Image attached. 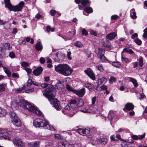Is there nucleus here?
<instances>
[{"mask_svg": "<svg viewBox=\"0 0 147 147\" xmlns=\"http://www.w3.org/2000/svg\"><path fill=\"white\" fill-rule=\"evenodd\" d=\"M98 58L100 59L103 62H105L106 61H107L109 62L110 61L107 59L104 56V55L100 56H98Z\"/></svg>", "mask_w": 147, "mask_h": 147, "instance_id": "nucleus-27", "label": "nucleus"}, {"mask_svg": "<svg viewBox=\"0 0 147 147\" xmlns=\"http://www.w3.org/2000/svg\"><path fill=\"white\" fill-rule=\"evenodd\" d=\"M86 54L87 55L88 58L89 59H91L93 58L94 55L90 51H88L86 53Z\"/></svg>", "mask_w": 147, "mask_h": 147, "instance_id": "nucleus-34", "label": "nucleus"}, {"mask_svg": "<svg viewBox=\"0 0 147 147\" xmlns=\"http://www.w3.org/2000/svg\"><path fill=\"white\" fill-rule=\"evenodd\" d=\"M45 59L43 57H41L40 59V61L41 63H44L45 62Z\"/></svg>", "mask_w": 147, "mask_h": 147, "instance_id": "nucleus-63", "label": "nucleus"}, {"mask_svg": "<svg viewBox=\"0 0 147 147\" xmlns=\"http://www.w3.org/2000/svg\"><path fill=\"white\" fill-rule=\"evenodd\" d=\"M98 69L100 71H103V68L101 65H99L96 66Z\"/></svg>", "mask_w": 147, "mask_h": 147, "instance_id": "nucleus-45", "label": "nucleus"}, {"mask_svg": "<svg viewBox=\"0 0 147 147\" xmlns=\"http://www.w3.org/2000/svg\"><path fill=\"white\" fill-rule=\"evenodd\" d=\"M6 114V112L4 109H2L0 107V117L5 116Z\"/></svg>", "mask_w": 147, "mask_h": 147, "instance_id": "nucleus-26", "label": "nucleus"}, {"mask_svg": "<svg viewBox=\"0 0 147 147\" xmlns=\"http://www.w3.org/2000/svg\"><path fill=\"white\" fill-rule=\"evenodd\" d=\"M69 103L71 109L74 110H76L78 109L79 107L77 102L75 100L72 99L70 100Z\"/></svg>", "mask_w": 147, "mask_h": 147, "instance_id": "nucleus-11", "label": "nucleus"}, {"mask_svg": "<svg viewBox=\"0 0 147 147\" xmlns=\"http://www.w3.org/2000/svg\"><path fill=\"white\" fill-rule=\"evenodd\" d=\"M24 69L26 71L28 74H30L31 73L32 70L30 69L28 67H25Z\"/></svg>", "mask_w": 147, "mask_h": 147, "instance_id": "nucleus-55", "label": "nucleus"}, {"mask_svg": "<svg viewBox=\"0 0 147 147\" xmlns=\"http://www.w3.org/2000/svg\"><path fill=\"white\" fill-rule=\"evenodd\" d=\"M66 88L69 91L72 92L73 93H74V91L75 90L68 84L66 85Z\"/></svg>", "mask_w": 147, "mask_h": 147, "instance_id": "nucleus-30", "label": "nucleus"}, {"mask_svg": "<svg viewBox=\"0 0 147 147\" xmlns=\"http://www.w3.org/2000/svg\"><path fill=\"white\" fill-rule=\"evenodd\" d=\"M130 16L132 18L134 19L136 18V13L134 9H132L130 11Z\"/></svg>", "mask_w": 147, "mask_h": 147, "instance_id": "nucleus-20", "label": "nucleus"}, {"mask_svg": "<svg viewBox=\"0 0 147 147\" xmlns=\"http://www.w3.org/2000/svg\"><path fill=\"white\" fill-rule=\"evenodd\" d=\"M81 3L83 6L86 8L89 5L90 2L89 0H82Z\"/></svg>", "mask_w": 147, "mask_h": 147, "instance_id": "nucleus-18", "label": "nucleus"}, {"mask_svg": "<svg viewBox=\"0 0 147 147\" xmlns=\"http://www.w3.org/2000/svg\"><path fill=\"white\" fill-rule=\"evenodd\" d=\"M84 102L83 100L81 98H79L78 100V102L77 104L78 106L79 107H82L84 105Z\"/></svg>", "mask_w": 147, "mask_h": 147, "instance_id": "nucleus-31", "label": "nucleus"}, {"mask_svg": "<svg viewBox=\"0 0 147 147\" xmlns=\"http://www.w3.org/2000/svg\"><path fill=\"white\" fill-rule=\"evenodd\" d=\"M50 85V84H48L46 83H43L41 84H40V85L41 86V87L43 88H45L47 87V86H48V85Z\"/></svg>", "mask_w": 147, "mask_h": 147, "instance_id": "nucleus-51", "label": "nucleus"}, {"mask_svg": "<svg viewBox=\"0 0 147 147\" xmlns=\"http://www.w3.org/2000/svg\"><path fill=\"white\" fill-rule=\"evenodd\" d=\"M33 125L36 127H42L44 128H49V125L47 121L44 119L36 118L33 121Z\"/></svg>", "mask_w": 147, "mask_h": 147, "instance_id": "nucleus-5", "label": "nucleus"}, {"mask_svg": "<svg viewBox=\"0 0 147 147\" xmlns=\"http://www.w3.org/2000/svg\"><path fill=\"white\" fill-rule=\"evenodd\" d=\"M85 73L92 80H95V76L92 70L90 68H88L84 71Z\"/></svg>", "mask_w": 147, "mask_h": 147, "instance_id": "nucleus-9", "label": "nucleus"}, {"mask_svg": "<svg viewBox=\"0 0 147 147\" xmlns=\"http://www.w3.org/2000/svg\"><path fill=\"white\" fill-rule=\"evenodd\" d=\"M74 45L78 47H82L83 46V44L82 43L79 41H76L74 43Z\"/></svg>", "mask_w": 147, "mask_h": 147, "instance_id": "nucleus-33", "label": "nucleus"}, {"mask_svg": "<svg viewBox=\"0 0 147 147\" xmlns=\"http://www.w3.org/2000/svg\"><path fill=\"white\" fill-rule=\"evenodd\" d=\"M76 33H75V31H74V33L73 35L72 36H71V38H67L65 36H61L62 37L63 39L65 40H70L71 39V38L73 37V36Z\"/></svg>", "mask_w": 147, "mask_h": 147, "instance_id": "nucleus-41", "label": "nucleus"}, {"mask_svg": "<svg viewBox=\"0 0 147 147\" xmlns=\"http://www.w3.org/2000/svg\"><path fill=\"white\" fill-rule=\"evenodd\" d=\"M7 22L6 21H4L3 20H1L0 19V25L4 26V28L5 29H7V28L4 26V25Z\"/></svg>", "mask_w": 147, "mask_h": 147, "instance_id": "nucleus-43", "label": "nucleus"}, {"mask_svg": "<svg viewBox=\"0 0 147 147\" xmlns=\"http://www.w3.org/2000/svg\"><path fill=\"white\" fill-rule=\"evenodd\" d=\"M78 132L81 135L86 136L90 132V129L89 128L82 129L79 128L78 129Z\"/></svg>", "mask_w": 147, "mask_h": 147, "instance_id": "nucleus-10", "label": "nucleus"}, {"mask_svg": "<svg viewBox=\"0 0 147 147\" xmlns=\"http://www.w3.org/2000/svg\"><path fill=\"white\" fill-rule=\"evenodd\" d=\"M20 105L24 109L34 113L38 115H40L42 114L41 112L38 110L37 108L33 105L28 103L25 100H20Z\"/></svg>", "mask_w": 147, "mask_h": 147, "instance_id": "nucleus-3", "label": "nucleus"}, {"mask_svg": "<svg viewBox=\"0 0 147 147\" xmlns=\"http://www.w3.org/2000/svg\"><path fill=\"white\" fill-rule=\"evenodd\" d=\"M29 63L27 62H23L21 63V65L23 67H27L29 66Z\"/></svg>", "mask_w": 147, "mask_h": 147, "instance_id": "nucleus-49", "label": "nucleus"}, {"mask_svg": "<svg viewBox=\"0 0 147 147\" xmlns=\"http://www.w3.org/2000/svg\"><path fill=\"white\" fill-rule=\"evenodd\" d=\"M71 54V53L70 51H67V58H68V59L69 60H71V57H70V55Z\"/></svg>", "mask_w": 147, "mask_h": 147, "instance_id": "nucleus-58", "label": "nucleus"}, {"mask_svg": "<svg viewBox=\"0 0 147 147\" xmlns=\"http://www.w3.org/2000/svg\"><path fill=\"white\" fill-rule=\"evenodd\" d=\"M132 138L134 140H137L138 139V137L136 135H133L131 136Z\"/></svg>", "mask_w": 147, "mask_h": 147, "instance_id": "nucleus-64", "label": "nucleus"}, {"mask_svg": "<svg viewBox=\"0 0 147 147\" xmlns=\"http://www.w3.org/2000/svg\"><path fill=\"white\" fill-rule=\"evenodd\" d=\"M110 138L111 141H117V138H116V137L114 135H111Z\"/></svg>", "mask_w": 147, "mask_h": 147, "instance_id": "nucleus-47", "label": "nucleus"}, {"mask_svg": "<svg viewBox=\"0 0 147 147\" xmlns=\"http://www.w3.org/2000/svg\"><path fill=\"white\" fill-rule=\"evenodd\" d=\"M45 91L46 93L43 94V96L48 98L51 104L53 105L57 110H61V107L60 106V102L56 98H54L55 93L53 90L52 88H48L45 89Z\"/></svg>", "mask_w": 147, "mask_h": 147, "instance_id": "nucleus-1", "label": "nucleus"}, {"mask_svg": "<svg viewBox=\"0 0 147 147\" xmlns=\"http://www.w3.org/2000/svg\"><path fill=\"white\" fill-rule=\"evenodd\" d=\"M90 34L91 35H94V36H96L97 35L96 32L92 30L90 31Z\"/></svg>", "mask_w": 147, "mask_h": 147, "instance_id": "nucleus-56", "label": "nucleus"}, {"mask_svg": "<svg viewBox=\"0 0 147 147\" xmlns=\"http://www.w3.org/2000/svg\"><path fill=\"white\" fill-rule=\"evenodd\" d=\"M129 79L130 80V81L132 83L135 87H136L138 86V84L136 79L130 77H129Z\"/></svg>", "mask_w": 147, "mask_h": 147, "instance_id": "nucleus-23", "label": "nucleus"}, {"mask_svg": "<svg viewBox=\"0 0 147 147\" xmlns=\"http://www.w3.org/2000/svg\"><path fill=\"white\" fill-rule=\"evenodd\" d=\"M6 87V84L4 83L0 84V92H3L5 91Z\"/></svg>", "mask_w": 147, "mask_h": 147, "instance_id": "nucleus-24", "label": "nucleus"}, {"mask_svg": "<svg viewBox=\"0 0 147 147\" xmlns=\"http://www.w3.org/2000/svg\"><path fill=\"white\" fill-rule=\"evenodd\" d=\"M4 3L5 7H7L9 10L14 12L21 11L24 5V3L23 1H21L18 5L16 6L12 5L10 0H4Z\"/></svg>", "mask_w": 147, "mask_h": 147, "instance_id": "nucleus-4", "label": "nucleus"}, {"mask_svg": "<svg viewBox=\"0 0 147 147\" xmlns=\"http://www.w3.org/2000/svg\"><path fill=\"white\" fill-rule=\"evenodd\" d=\"M85 86L88 89H90L92 88V86L90 83H87L85 84Z\"/></svg>", "mask_w": 147, "mask_h": 147, "instance_id": "nucleus-52", "label": "nucleus"}, {"mask_svg": "<svg viewBox=\"0 0 147 147\" xmlns=\"http://www.w3.org/2000/svg\"><path fill=\"white\" fill-rule=\"evenodd\" d=\"M143 32L144 33L143 35V37L144 38H147V27L144 30Z\"/></svg>", "mask_w": 147, "mask_h": 147, "instance_id": "nucleus-39", "label": "nucleus"}, {"mask_svg": "<svg viewBox=\"0 0 147 147\" xmlns=\"http://www.w3.org/2000/svg\"><path fill=\"white\" fill-rule=\"evenodd\" d=\"M10 116L12 119V122L14 125L17 127L21 126V123L19 119L17 117L16 113L13 111H11L9 113Z\"/></svg>", "mask_w": 147, "mask_h": 147, "instance_id": "nucleus-6", "label": "nucleus"}, {"mask_svg": "<svg viewBox=\"0 0 147 147\" xmlns=\"http://www.w3.org/2000/svg\"><path fill=\"white\" fill-rule=\"evenodd\" d=\"M123 51H125L130 54H134V52L131 49L128 48H124L123 49Z\"/></svg>", "mask_w": 147, "mask_h": 147, "instance_id": "nucleus-25", "label": "nucleus"}, {"mask_svg": "<svg viewBox=\"0 0 147 147\" xmlns=\"http://www.w3.org/2000/svg\"><path fill=\"white\" fill-rule=\"evenodd\" d=\"M114 113L110 111L108 116V119L110 120H112L114 116Z\"/></svg>", "mask_w": 147, "mask_h": 147, "instance_id": "nucleus-32", "label": "nucleus"}, {"mask_svg": "<svg viewBox=\"0 0 147 147\" xmlns=\"http://www.w3.org/2000/svg\"><path fill=\"white\" fill-rule=\"evenodd\" d=\"M96 96L94 97L92 99V105H94L95 104L96 101Z\"/></svg>", "mask_w": 147, "mask_h": 147, "instance_id": "nucleus-60", "label": "nucleus"}, {"mask_svg": "<svg viewBox=\"0 0 147 147\" xmlns=\"http://www.w3.org/2000/svg\"><path fill=\"white\" fill-rule=\"evenodd\" d=\"M98 54L97 55V57L100 56H101L102 55H104L105 50L104 49L102 48H98Z\"/></svg>", "mask_w": 147, "mask_h": 147, "instance_id": "nucleus-21", "label": "nucleus"}, {"mask_svg": "<svg viewBox=\"0 0 147 147\" xmlns=\"http://www.w3.org/2000/svg\"><path fill=\"white\" fill-rule=\"evenodd\" d=\"M35 48L38 51H40L42 50L43 49V46L40 42H39L36 44Z\"/></svg>", "mask_w": 147, "mask_h": 147, "instance_id": "nucleus-17", "label": "nucleus"}, {"mask_svg": "<svg viewBox=\"0 0 147 147\" xmlns=\"http://www.w3.org/2000/svg\"><path fill=\"white\" fill-rule=\"evenodd\" d=\"M3 47L5 49L9 50L11 49V47H10V45L9 43H5L3 45Z\"/></svg>", "mask_w": 147, "mask_h": 147, "instance_id": "nucleus-29", "label": "nucleus"}, {"mask_svg": "<svg viewBox=\"0 0 147 147\" xmlns=\"http://www.w3.org/2000/svg\"><path fill=\"white\" fill-rule=\"evenodd\" d=\"M116 81V79L115 78L111 77L109 80V82L111 84H112L113 82H115Z\"/></svg>", "mask_w": 147, "mask_h": 147, "instance_id": "nucleus-50", "label": "nucleus"}, {"mask_svg": "<svg viewBox=\"0 0 147 147\" xmlns=\"http://www.w3.org/2000/svg\"><path fill=\"white\" fill-rule=\"evenodd\" d=\"M46 29L47 31L48 32H49L50 31L53 32L55 30V29L53 27L51 28L50 26H47Z\"/></svg>", "mask_w": 147, "mask_h": 147, "instance_id": "nucleus-37", "label": "nucleus"}, {"mask_svg": "<svg viewBox=\"0 0 147 147\" xmlns=\"http://www.w3.org/2000/svg\"><path fill=\"white\" fill-rule=\"evenodd\" d=\"M54 137L55 138L57 139L62 140L63 139V138L59 134H58L54 135Z\"/></svg>", "mask_w": 147, "mask_h": 147, "instance_id": "nucleus-38", "label": "nucleus"}, {"mask_svg": "<svg viewBox=\"0 0 147 147\" xmlns=\"http://www.w3.org/2000/svg\"><path fill=\"white\" fill-rule=\"evenodd\" d=\"M32 80L31 79H29L27 82V86H30L32 84Z\"/></svg>", "mask_w": 147, "mask_h": 147, "instance_id": "nucleus-62", "label": "nucleus"}, {"mask_svg": "<svg viewBox=\"0 0 147 147\" xmlns=\"http://www.w3.org/2000/svg\"><path fill=\"white\" fill-rule=\"evenodd\" d=\"M117 35V34L115 32H111L107 34L106 35V38L108 39L112 40Z\"/></svg>", "mask_w": 147, "mask_h": 147, "instance_id": "nucleus-16", "label": "nucleus"}, {"mask_svg": "<svg viewBox=\"0 0 147 147\" xmlns=\"http://www.w3.org/2000/svg\"><path fill=\"white\" fill-rule=\"evenodd\" d=\"M102 43L103 46L105 47H109L110 46V43L107 39L103 40Z\"/></svg>", "mask_w": 147, "mask_h": 147, "instance_id": "nucleus-19", "label": "nucleus"}, {"mask_svg": "<svg viewBox=\"0 0 147 147\" xmlns=\"http://www.w3.org/2000/svg\"><path fill=\"white\" fill-rule=\"evenodd\" d=\"M74 91V93H75L80 97H82L85 92V89L84 88L80 90H75Z\"/></svg>", "mask_w": 147, "mask_h": 147, "instance_id": "nucleus-13", "label": "nucleus"}, {"mask_svg": "<svg viewBox=\"0 0 147 147\" xmlns=\"http://www.w3.org/2000/svg\"><path fill=\"white\" fill-rule=\"evenodd\" d=\"M65 55L62 53L59 52L56 55L55 59L57 61L61 62L64 59Z\"/></svg>", "mask_w": 147, "mask_h": 147, "instance_id": "nucleus-8", "label": "nucleus"}, {"mask_svg": "<svg viewBox=\"0 0 147 147\" xmlns=\"http://www.w3.org/2000/svg\"><path fill=\"white\" fill-rule=\"evenodd\" d=\"M13 140L14 144L18 147H24V145L21 139L16 138H14Z\"/></svg>", "mask_w": 147, "mask_h": 147, "instance_id": "nucleus-7", "label": "nucleus"}, {"mask_svg": "<svg viewBox=\"0 0 147 147\" xmlns=\"http://www.w3.org/2000/svg\"><path fill=\"white\" fill-rule=\"evenodd\" d=\"M30 40H31L30 43L31 44H33L34 43V40L33 38L30 39L29 37H27L26 38V41L27 42H29Z\"/></svg>", "mask_w": 147, "mask_h": 147, "instance_id": "nucleus-46", "label": "nucleus"}, {"mask_svg": "<svg viewBox=\"0 0 147 147\" xmlns=\"http://www.w3.org/2000/svg\"><path fill=\"white\" fill-rule=\"evenodd\" d=\"M42 70L41 67H38L33 71V74L35 76H39L42 73Z\"/></svg>", "mask_w": 147, "mask_h": 147, "instance_id": "nucleus-15", "label": "nucleus"}, {"mask_svg": "<svg viewBox=\"0 0 147 147\" xmlns=\"http://www.w3.org/2000/svg\"><path fill=\"white\" fill-rule=\"evenodd\" d=\"M84 10L86 12L90 13L92 12L93 10L90 7H86L84 9Z\"/></svg>", "mask_w": 147, "mask_h": 147, "instance_id": "nucleus-35", "label": "nucleus"}, {"mask_svg": "<svg viewBox=\"0 0 147 147\" xmlns=\"http://www.w3.org/2000/svg\"><path fill=\"white\" fill-rule=\"evenodd\" d=\"M134 108V105L131 103H127L126 104L125 107L123 110L126 111H131L133 110Z\"/></svg>", "mask_w": 147, "mask_h": 147, "instance_id": "nucleus-12", "label": "nucleus"}, {"mask_svg": "<svg viewBox=\"0 0 147 147\" xmlns=\"http://www.w3.org/2000/svg\"><path fill=\"white\" fill-rule=\"evenodd\" d=\"M34 88H31L28 89L26 90V93H28L30 92H32L34 90Z\"/></svg>", "mask_w": 147, "mask_h": 147, "instance_id": "nucleus-61", "label": "nucleus"}, {"mask_svg": "<svg viewBox=\"0 0 147 147\" xmlns=\"http://www.w3.org/2000/svg\"><path fill=\"white\" fill-rule=\"evenodd\" d=\"M12 76L13 78H19L18 74L15 73H13L12 74Z\"/></svg>", "mask_w": 147, "mask_h": 147, "instance_id": "nucleus-54", "label": "nucleus"}, {"mask_svg": "<svg viewBox=\"0 0 147 147\" xmlns=\"http://www.w3.org/2000/svg\"><path fill=\"white\" fill-rule=\"evenodd\" d=\"M107 81V79L105 77H103L100 79L98 80V84H105Z\"/></svg>", "mask_w": 147, "mask_h": 147, "instance_id": "nucleus-22", "label": "nucleus"}, {"mask_svg": "<svg viewBox=\"0 0 147 147\" xmlns=\"http://www.w3.org/2000/svg\"><path fill=\"white\" fill-rule=\"evenodd\" d=\"M134 41L138 45H140L142 44V41L138 38L135 39Z\"/></svg>", "mask_w": 147, "mask_h": 147, "instance_id": "nucleus-40", "label": "nucleus"}, {"mask_svg": "<svg viewBox=\"0 0 147 147\" xmlns=\"http://www.w3.org/2000/svg\"><path fill=\"white\" fill-rule=\"evenodd\" d=\"M82 33L83 35H85L86 36L88 34V32L85 29H83L82 31Z\"/></svg>", "mask_w": 147, "mask_h": 147, "instance_id": "nucleus-53", "label": "nucleus"}, {"mask_svg": "<svg viewBox=\"0 0 147 147\" xmlns=\"http://www.w3.org/2000/svg\"><path fill=\"white\" fill-rule=\"evenodd\" d=\"M121 60L122 61L125 62H129V61H128V59L127 58L124 57H123V55L121 56Z\"/></svg>", "mask_w": 147, "mask_h": 147, "instance_id": "nucleus-48", "label": "nucleus"}, {"mask_svg": "<svg viewBox=\"0 0 147 147\" xmlns=\"http://www.w3.org/2000/svg\"><path fill=\"white\" fill-rule=\"evenodd\" d=\"M55 71L63 75L68 76L70 75L73 70L72 69L66 64H60L55 67Z\"/></svg>", "mask_w": 147, "mask_h": 147, "instance_id": "nucleus-2", "label": "nucleus"}, {"mask_svg": "<svg viewBox=\"0 0 147 147\" xmlns=\"http://www.w3.org/2000/svg\"><path fill=\"white\" fill-rule=\"evenodd\" d=\"M139 65L140 67H141L143 65V59L142 57L140 58L138 60Z\"/></svg>", "mask_w": 147, "mask_h": 147, "instance_id": "nucleus-42", "label": "nucleus"}, {"mask_svg": "<svg viewBox=\"0 0 147 147\" xmlns=\"http://www.w3.org/2000/svg\"><path fill=\"white\" fill-rule=\"evenodd\" d=\"M9 57L11 58H13L15 56V54L13 52H11L9 54Z\"/></svg>", "mask_w": 147, "mask_h": 147, "instance_id": "nucleus-57", "label": "nucleus"}, {"mask_svg": "<svg viewBox=\"0 0 147 147\" xmlns=\"http://www.w3.org/2000/svg\"><path fill=\"white\" fill-rule=\"evenodd\" d=\"M112 63V65L116 67H118L120 66L121 64L120 63L118 62H112L109 61V63Z\"/></svg>", "mask_w": 147, "mask_h": 147, "instance_id": "nucleus-28", "label": "nucleus"}, {"mask_svg": "<svg viewBox=\"0 0 147 147\" xmlns=\"http://www.w3.org/2000/svg\"><path fill=\"white\" fill-rule=\"evenodd\" d=\"M107 142V139L104 138H99L96 140L97 143L99 144H105Z\"/></svg>", "mask_w": 147, "mask_h": 147, "instance_id": "nucleus-14", "label": "nucleus"}, {"mask_svg": "<svg viewBox=\"0 0 147 147\" xmlns=\"http://www.w3.org/2000/svg\"><path fill=\"white\" fill-rule=\"evenodd\" d=\"M51 15L52 16H54L56 13V11L55 10H51L50 11Z\"/></svg>", "mask_w": 147, "mask_h": 147, "instance_id": "nucleus-59", "label": "nucleus"}, {"mask_svg": "<svg viewBox=\"0 0 147 147\" xmlns=\"http://www.w3.org/2000/svg\"><path fill=\"white\" fill-rule=\"evenodd\" d=\"M18 104L15 102H13L11 104V107L12 108L14 109H16L18 108Z\"/></svg>", "mask_w": 147, "mask_h": 147, "instance_id": "nucleus-36", "label": "nucleus"}, {"mask_svg": "<svg viewBox=\"0 0 147 147\" xmlns=\"http://www.w3.org/2000/svg\"><path fill=\"white\" fill-rule=\"evenodd\" d=\"M122 147H133V146L130 144H121Z\"/></svg>", "mask_w": 147, "mask_h": 147, "instance_id": "nucleus-44", "label": "nucleus"}]
</instances>
